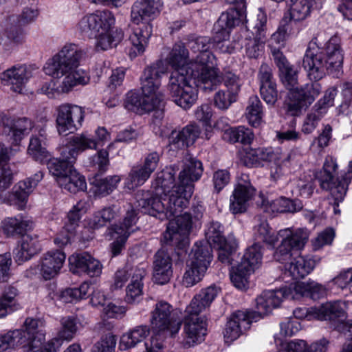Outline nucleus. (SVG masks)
<instances>
[{
    "label": "nucleus",
    "mask_w": 352,
    "mask_h": 352,
    "mask_svg": "<svg viewBox=\"0 0 352 352\" xmlns=\"http://www.w3.org/2000/svg\"><path fill=\"white\" fill-rule=\"evenodd\" d=\"M174 69L169 78L168 89L173 101L184 109H189L197 99V89L189 79L191 72V58L183 43H175L166 58Z\"/></svg>",
    "instance_id": "nucleus-1"
},
{
    "label": "nucleus",
    "mask_w": 352,
    "mask_h": 352,
    "mask_svg": "<svg viewBox=\"0 0 352 352\" xmlns=\"http://www.w3.org/2000/svg\"><path fill=\"white\" fill-rule=\"evenodd\" d=\"M85 55V52L78 45L66 44L45 64L44 70L46 74L58 78L65 76L60 85L62 92L67 93L75 86L85 85L89 82L88 72L78 67Z\"/></svg>",
    "instance_id": "nucleus-2"
},
{
    "label": "nucleus",
    "mask_w": 352,
    "mask_h": 352,
    "mask_svg": "<svg viewBox=\"0 0 352 352\" xmlns=\"http://www.w3.org/2000/svg\"><path fill=\"white\" fill-rule=\"evenodd\" d=\"M344 54L340 38L336 35L331 37L319 52L308 49L303 57L302 66L307 76L316 82L327 73L338 76L343 64Z\"/></svg>",
    "instance_id": "nucleus-3"
},
{
    "label": "nucleus",
    "mask_w": 352,
    "mask_h": 352,
    "mask_svg": "<svg viewBox=\"0 0 352 352\" xmlns=\"http://www.w3.org/2000/svg\"><path fill=\"white\" fill-rule=\"evenodd\" d=\"M255 237L258 241H263L272 247L277 243L278 237L282 238L274 256L277 261L283 263L290 259L294 252L303 248L308 241L309 232L305 229H298L295 232L285 229L275 235L272 232L269 224L263 221L256 228Z\"/></svg>",
    "instance_id": "nucleus-4"
},
{
    "label": "nucleus",
    "mask_w": 352,
    "mask_h": 352,
    "mask_svg": "<svg viewBox=\"0 0 352 352\" xmlns=\"http://www.w3.org/2000/svg\"><path fill=\"white\" fill-rule=\"evenodd\" d=\"M149 322L152 332L158 335L167 333L173 338L180 330L182 318L170 303L158 300L150 312Z\"/></svg>",
    "instance_id": "nucleus-5"
},
{
    "label": "nucleus",
    "mask_w": 352,
    "mask_h": 352,
    "mask_svg": "<svg viewBox=\"0 0 352 352\" xmlns=\"http://www.w3.org/2000/svg\"><path fill=\"white\" fill-rule=\"evenodd\" d=\"M246 14L240 12L236 9H228L223 12L217 21L214 23L213 30L214 32V41L218 44L219 48L223 53H232L234 47L229 43L230 31L235 26L245 21Z\"/></svg>",
    "instance_id": "nucleus-6"
},
{
    "label": "nucleus",
    "mask_w": 352,
    "mask_h": 352,
    "mask_svg": "<svg viewBox=\"0 0 352 352\" xmlns=\"http://www.w3.org/2000/svg\"><path fill=\"white\" fill-rule=\"evenodd\" d=\"M320 91V85L316 82L288 90L284 100L287 114L294 117L300 116L303 110L312 104Z\"/></svg>",
    "instance_id": "nucleus-7"
},
{
    "label": "nucleus",
    "mask_w": 352,
    "mask_h": 352,
    "mask_svg": "<svg viewBox=\"0 0 352 352\" xmlns=\"http://www.w3.org/2000/svg\"><path fill=\"white\" fill-rule=\"evenodd\" d=\"M56 111V126L59 135L67 136L82 126L85 111L81 107L65 103L58 106Z\"/></svg>",
    "instance_id": "nucleus-8"
},
{
    "label": "nucleus",
    "mask_w": 352,
    "mask_h": 352,
    "mask_svg": "<svg viewBox=\"0 0 352 352\" xmlns=\"http://www.w3.org/2000/svg\"><path fill=\"white\" fill-rule=\"evenodd\" d=\"M336 168V160L331 157H327L322 170L317 173L316 179L322 189L330 191L331 197L336 199V204L338 205V202L343 201L346 195L348 182L346 179L342 181L335 180Z\"/></svg>",
    "instance_id": "nucleus-9"
},
{
    "label": "nucleus",
    "mask_w": 352,
    "mask_h": 352,
    "mask_svg": "<svg viewBox=\"0 0 352 352\" xmlns=\"http://www.w3.org/2000/svg\"><path fill=\"white\" fill-rule=\"evenodd\" d=\"M283 298H295L290 286L263 292L256 299V311L249 310V314L254 322H256L264 316H266L274 308L278 307Z\"/></svg>",
    "instance_id": "nucleus-10"
},
{
    "label": "nucleus",
    "mask_w": 352,
    "mask_h": 352,
    "mask_svg": "<svg viewBox=\"0 0 352 352\" xmlns=\"http://www.w3.org/2000/svg\"><path fill=\"white\" fill-rule=\"evenodd\" d=\"M175 219L168 224L164 234V243L171 247L182 249L186 245L187 235L192 227V218L188 212L172 215Z\"/></svg>",
    "instance_id": "nucleus-11"
},
{
    "label": "nucleus",
    "mask_w": 352,
    "mask_h": 352,
    "mask_svg": "<svg viewBox=\"0 0 352 352\" xmlns=\"http://www.w3.org/2000/svg\"><path fill=\"white\" fill-rule=\"evenodd\" d=\"M1 137L11 144H19L33 127L32 122L27 118H13L0 113Z\"/></svg>",
    "instance_id": "nucleus-12"
},
{
    "label": "nucleus",
    "mask_w": 352,
    "mask_h": 352,
    "mask_svg": "<svg viewBox=\"0 0 352 352\" xmlns=\"http://www.w3.org/2000/svg\"><path fill=\"white\" fill-rule=\"evenodd\" d=\"M138 207L142 212L159 218L161 220L168 219L164 194L155 189L154 191L139 190L135 194Z\"/></svg>",
    "instance_id": "nucleus-13"
},
{
    "label": "nucleus",
    "mask_w": 352,
    "mask_h": 352,
    "mask_svg": "<svg viewBox=\"0 0 352 352\" xmlns=\"http://www.w3.org/2000/svg\"><path fill=\"white\" fill-rule=\"evenodd\" d=\"M210 63H197L196 66H191L188 78L192 87L201 86L205 90L212 91L221 84L222 79L219 69L210 66Z\"/></svg>",
    "instance_id": "nucleus-14"
},
{
    "label": "nucleus",
    "mask_w": 352,
    "mask_h": 352,
    "mask_svg": "<svg viewBox=\"0 0 352 352\" xmlns=\"http://www.w3.org/2000/svg\"><path fill=\"white\" fill-rule=\"evenodd\" d=\"M166 68L162 61H157L146 67L140 78L142 94L149 98H158L164 102V96L158 90L161 85V76Z\"/></svg>",
    "instance_id": "nucleus-15"
},
{
    "label": "nucleus",
    "mask_w": 352,
    "mask_h": 352,
    "mask_svg": "<svg viewBox=\"0 0 352 352\" xmlns=\"http://www.w3.org/2000/svg\"><path fill=\"white\" fill-rule=\"evenodd\" d=\"M256 194L255 188L251 184L249 176L242 174L230 197V210L233 214L246 211L248 203Z\"/></svg>",
    "instance_id": "nucleus-16"
},
{
    "label": "nucleus",
    "mask_w": 352,
    "mask_h": 352,
    "mask_svg": "<svg viewBox=\"0 0 352 352\" xmlns=\"http://www.w3.org/2000/svg\"><path fill=\"white\" fill-rule=\"evenodd\" d=\"M114 23L115 18L112 12L103 10L83 16L78 23V28L83 36L93 38L98 35L102 28H111Z\"/></svg>",
    "instance_id": "nucleus-17"
},
{
    "label": "nucleus",
    "mask_w": 352,
    "mask_h": 352,
    "mask_svg": "<svg viewBox=\"0 0 352 352\" xmlns=\"http://www.w3.org/2000/svg\"><path fill=\"white\" fill-rule=\"evenodd\" d=\"M193 191L190 186L184 187L179 184L173 186V189L167 193H164V202L166 206V214L168 219L172 215L180 214L189 204Z\"/></svg>",
    "instance_id": "nucleus-18"
},
{
    "label": "nucleus",
    "mask_w": 352,
    "mask_h": 352,
    "mask_svg": "<svg viewBox=\"0 0 352 352\" xmlns=\"http://www.w3.org/2000/svg\"><path fill=\"white\" fill-rule=\"evenodd\" d=\"M164 106V102L160 98H149L146 96H141L139 93L131 91L127 93L124 100V107L126 109L136 113L142 114L152 111L162 113V109Z\"/></svg>",
    "instance_id": "nucleus-19"
},
{
    "label": "nucleus",
    "mask_w": 352,
    "mask_h": 352,
    "mask_svg": "<svg viewBox=\"0 0 352 352\" xmlns=\"http://www.w3.org/2000/svg\"><path fill=\"white\" fill-rule=\"evenodd\" d=\"M168 245L164 243L162 248L155 254L153 262V278L160 285L168 283L173 275L170 254L175 249L168 250L166 248Z\"/></svg>",
    "instance_id": "nucleus-20"
},
{
    "label": "nucleus",
    "mask_w": 352,
    "mask_h": 352,
    "mask_svg": "<svg viewBox=\"0 0 352 352\" xmlns=\"http://www.w3.org/2000/svg\"><path fill=\"white\" fill-rule=\"evenodd\" d=\"M70 270L74 274H86L91 277L98 276L102 265L88 252L73 254L69 257Z\"/></svg>",
    "instance_id": "nucleus-21"
},
{
    "label": "nucleus",
    "mask_w": 352,
    "mask_h": 352,
    "mask_svg": "<svg viewBox=\"0 0 352 352\" xmlns=\"http://www.w3.org/2000/svg\"><path fill=\"white\" fill-rule=\"evenodd\" d=\"M260 94L270 106L274 107L278 98L277 85L272 74V69L267 64H262L258 73Z\"/></svg>",
    "instance_id": "nucleus-22"
},
{
    "label": "nucleus",
    "mask_w": 352,
    "mask_h": 352,
    "mask_svg": "<svg viewBox=\"0 0 352 352\" xmlns=\"http://www.w3.org/2000/svg\"><path fill=\"white\" fill-rule=\"evenodd\" d=\"M33 67L30 65L18 64L8 69L2 74V79L14 92L21 93L25 84L32 77Z\"/></svg>",
    "instance_id": "nucleus-23"
},
{
    "label": "nucleus",
    "mask_w": 352,
    "mask_h": 352,
    "mask_svg": "<svg viewBox=\"0 0 352 352\" xmlns=\"http://www.w3.org/2000/svg\"><path fill=\"white\" fill-rule=\"evenodd\" d=\"M254 319L249 314V310H239L231 316L228 321L225 331L224 337L230 341L237 339L243 331L249 329Z\"/></svg>",
    "instance_id": "nucleus-24"
},
{
    "label": "nucleus",
    "mask_w": 352,
    "mask_h": 352,
    "mask_svg": "<svg viewBox=\"0 0 352 352\" xmlns=\"http://www.w3.org/2000/svg\"><path fill=\"white\" fill-rule=\"evenodd\" d=\"M267 18L263 14L258 15L256 23L254 24L252 34L255 37L248 40L245 45V54L250 58H258L262 55L264 49L265 38Z\"/></svg>",
    "instance_id": "nucleus-25"
},
{
    "label": "nucleus",
    "mask_w": 352,
    "mask_h": 352,
    "mask_svg": "<svg viewBox=\"0 0 352 352\" xmlns=\"http://www.w3.org/2000/svg\"><path fill=\"white\" fill-rule=\"evenodd\" d=\"M272 56L279 69L280 81L287 90L298 87V71L291 65L283 54L278 49L272 50Z\"/></svg>",
    "instance_id": "nucleus-26"
},
{
    "label": "nucleus",
    "mask_w": 352,
    "mask_h": 352,
    "mask_svg": "<svg viewBox=\"0 0 352 352\" xmlns=\"http://www.w3.org/2000/svg\"><path fill=\"white\" fill-rule=\"evenodd\" d=\"M97 141L90 135L82 133L70 137L63 146V157L69 158L70 162H76L79 152L87 149H96Z\"/></svg>",
    "instance_id": "nucleus-27"
},
{
    "label": "nucleus",
    "mask_w": 352,
    "mask_h": 352,
    "mask_svg": "<svg viewBox=\"0 0 352 352\" xmlns=\"http://www.w3.org/2000/svg\"><path fill=\"white\" fill-rule=\"evenodd\" d=\"M152 25L150 23H143L138 27L133 28L132 33L129 37V41L131 45L129 50V56L131 58L144 53L148 39L152 35Z\"/></svg>",
    "instance_id": "nucleus-28"
},
{
    "label": "nucleus",
    "mask_w": 352,
    "mask_h": 352,
    "mask_svg": "<svg viewBox=\"0 0 352 352\" xmlns=\"http://www.w3.org/2000/svg\"><path fill=\"white\" fill-rule=\"evenodd\" d=\"M203 170L202 163L199 160L186 155L184 159L183 168L178 175L177 184L184 187L189 186L194 190V183L201 178Z\"/></svg>",
    "instance_id": "nucleus-29"
},
{
    "label": "nucleus",
    "mask_w": 352,
    "mask_h": 352,
    "mask_svg": "<svg viewBox=\"0 0 352 352\" xmlns=\"http://www.w3.org/2000/svg\"><path fill=\"white\" fill-rule=\"evenodd\" d=\"M66 255L61 250H50L43 254L40 262V273L45 280L58 274L65 261Z\"/></svg>",
    "instance_id": "nucleus-30"
},
{
    "label": "nucleus",
    "mask_w": 352,
    "mask_h": 352,
    "mask_svg": "<svg viewBox=\"0 0 352 352\" xmlns=\"http://www.w3.org/2000/svg\"><path fill=\"white\" fill-rule=\"evenodd\" d=\"M210 39L206 36H199L187 42L186 47L195 54L191 57L192 66H196L197 63H212L214 56L210 52Z\"/></svg>",
    "instance_id": "nucleus-31"
},
{
    "label": "nucleus",
    "mask_w": 352,
    "mask_h": 352,
    "mask_svg": "<svg viewBox=\"0 0 352 352\" xmlns=\"http://www.w3.org/2000/svg\"><path fill=\"white\" fill-rule=\"evenodd\" d=\"M43 173L41 170L36 172L33 177L19 182L13 188L12 199L19 209L25 206L29 195L33 191L38 183L42 179Z\"/></svg>",
    "instance_id": "nucleus-32"
},
{
    "label": "nucleus",
    "mask_w": 352,
    "mask_h": 352,
    "mask_svg": "<svg viewBox=\"0 0 352 352\" xmlns=\"http://www.w3.org/2000/svg\"><path fill=\"white\" fill-rule=\"evenodd\" d=\"M200 129L195 124H189L181 131H173L168 138L172 149H183L192 144L199 136Z\"/></svg>",
    "instance_id": "nucleus-33"
},
{
    "label": "nucleus",
    "mask_w": 352,
    "mask_h": 352,
    "mask_svg": "<svg viewBox=\"0 0 352 352\" xmlns=\"http://www.w3.org/2000/svg\"><path fill=\"white\" fill-rule=\"evenodd\" d=\"M41 322L36 319L27 318L25 321V329H19L25 334L26 340L23 346V352H38L42 344L43 333L39 329Z\"/></svg>",
    "instance_id": "nucleus-34"
},
{
    "label": "nucleus",
    "mask_w": 352,
    "mask_h": 352,
    "mask_svg": "<svg viewBox=\"0 0 352 352\" xmlns=\"http://www.w3.org/2000/svg\"><path fill=\"white\" fill-rule=\"evenodd\" d=\"M159 0H137L131 8V19L137 25L142 20L151 19L160 12Z\"/></svg>",
    "instance_id": "nucleus-35"
},
{
    "label": "nucleus",
    "mask_w": 352,
    "mask_h": 352,
    "mask_svg": "<svg viewBox=\"0 0 352 352\" xmlns=\"http://www.w3.org/2000/svg\"><path fill=\"white\" fill-rule=\"evenodd\" d=\"M220 291L221 289L215 285L201 289L199 294L194 296L190 304L186 307V313L199 314L202 311L210 307Z\"/></svg>",
    "instance_id": "nucleus-36"
},
{
    "label": "nucleus",
    "mask_w": 352,
    "mask_h": 352,
    "mask_svg": "<svg viewBox=\"0 0 352 352\" xmlns=\"http://www.w3.org/2000/svg\"><path fill=\"white\" fill-rule=\"evenodd\" d=\"M40 249L41 246L36 236L23 235L20 243L15 250L14 259L19 264H21L36 254Z\"/></svg>",
    "instance_id": "nucleus-37"
},
{
    "label": "nucleus",
    "mask_w": 352,
    "mask_h": 352,
    "mask_svg": "<svg viewBox=\"0 0 352 352\" xmlns=\"http://www.w3.org/2000/svg\"><path fill=\"white\" fill-rule=\"evenodd\" d=\"M184 330L192 342H201L206 335V322L199 314L186 313Z\"/></svg>",
    "instance_id": "nucleus-38"
},
{
    "label": "nucleus",
    "mask_w": 352,
    "mask_h": 352,
    "mask_svg": "<svg viewBox=\"0 0 352 352\" xmlns=\"http://www.w3.org/2000/svg\"><path fill=\"white\" fill-rule=\"evenodd\" d=\"M342 305V302L340 301L328 302L319 307L312 308L311 311L314 314V318L318 320H338L340 322L344 318V311Z\"/></svg>",
    "instance_id": "nucleus-39"
},
{
    "label": "nucleus",
    "mask_w": 352,
    "mask_h": 352,
    "mask_svg": "<svg viewBox=\"0 0 352 352\" xmlns=\"http://www.w3.org/2000/svg\"><path fill=\"white\" fill-rule=\"evenodd\" d=\"M223 123V119H219L216 126L218 129H221V124ZM223 130L222 138L224 140L230 143L239 142L244 145L250 144L254 138V134L251 129L240 126L235 128L228 127Z\"/></svg>",
    "instance_id": "nucleus-40"
},
{
    "label": "nucleus",
    "mask_w": 352,
    "mask_h": 352,
    "mask_svg": "<svg viewBox=\"0 0 352 352\" xmlns=\"http://www.w3.org/2000/svg\"><path fill=\"white\" fill-rule=\"evenodd\" d=\"M292 153H287L283 156L279 155L278 151L276 152L272 148H258L256 149H251L246 153L245 157L249 159L250 162L245 161L247 166L253 165L258 163L259 161H277L289 162L291 159Z\"/></svg>",
    "instance_id": "nucleus-41"
},
{
    "label": "nucleus",
    "mask_w": 352,
    "mask_h": 352,
    "mask_svg": "<svg viewBox=\"0 0 352 352\" xmlns=\"http://www.w3.org/2000/svg\"><path fill=\"white\" fill-rule=\"evenodd\" d=\"M292 293L296 298L309 297L314 300H318L326 295V288L321 284L312 282H298L290 285Z\"/></svg>",
    "instance_id": "nucleus-42"
},
{
    "label": "nucleus",
    "mask_w": 352,
    "mask_h": 352,
    "mask_svg": "<svg viewBox=\"0 0 352 352\" xmlns=\"http://www.w3.org/2000/svg\"><path fill=\"white\" fill-rule=\"evenodd\" d=\"M315 265L316 262L311 258L299 255L290 261L286 270L293 279H300L308 275Z\"/></svg>",
    "instance_id": "nucleus-43"
},
{
    "label": "nucleus",
    "mask_w": 352,
    "mask_h": 352,
    "mask_svg": "<svg viewBox=\"0 0 352 352\" xmlns=\"http://www.w3.org/2000/svg\"><path fill=\"white\" fill-rule=\"evenodd\" d=\"M213 258L212 247L203 241L196 242L189 254L188 261L207 270Z\"/></svg>",
    "instance_id": "nucleus-44"
},
{
    "label": "nucleus",
    "mask_w": 352,
    "mask_h": 352,
    "mask_svg": "<svg viewBox=\"0 0 352 352\" xmlns=\"http://www.w3.org/2000/svg\"><path fill=\"white\" fill-rule=\"evenodd\" d=\"M112 26L102 28L98 35L94 38L96 39V46L98 50H107L116 47L124 38V33L121 29L113 30Z\"/></svg>",
    "instance_id": "nucleus-45"
},
{
    "label": "nucleus",
    "mask_w": 352,
    "mask_h": 352,
    "mask_svg": "<svg viewBox=\"0 0 352 352\" xmlns=\"http://www.w3.org/2000/svg\"><path fill=\"white\" fill-rule=\"evenodd\" d=\"M133 276L131 282L126 289L125 301L128 303H133L139 300L142 294V279L146 275V271L143 268H135L131 271Z\"/></svg>",
    "instance_id": "nucleus-46"
},
{
    "label": "nucleus",
    "mask_w": 352,
    "mask_h": 352,
    "mask_svg": "<svg viewBox=\"0 0 352 352\" xmlns=\"http://www.w3.org/2000/svg\"><path fill=\"white\" fill-rule=\"evenodd\" d=\"M151 327L140 325L124 333L120 340L119 347L121 350H127L134 347L136 344L143 341L150 333Z\"/></svg>",
    "instance_id": "nucleus-47"
},
{
    "label": "nucleus",
    "mask_w": 352,
    "mask_h": 352,
    "mask_svg": "<svg viewBox=\"0 0 352 352\" xmlns=\"http://www.w3.org/2000/svg\"><path fill=\"white\" fill-rule=\"evenodd\" d=\"M18 289L13 286L5 288L0 296V318L20 308L18 302Z\"/></svg>",
    "instance_id": "nucleus-48"
},
{
    "label": "nucleus",
    "mask_w": 352,
    "mask_h": 352,
    "mask_svg": "<svg viewBox=\"0 0 352 352\" xmlns=\"http://www.w3.org/2000/svg\"><path fill=\"white\" fill-rule=\"evenodd\" d=\"M58 184L60 188L72 193L85 191L87 189V183L85 177L80 175L74 168L65 176H62L58 179Z\"/></svg>",
    "instance_id": "nucleus-49"
},
{
    "label": "nucleus",
    "mask_w": 352,
    "mask_h": 352,
    "mask_svg": "<svg viewBox=\"0 0 352 352\" xmlns=\"http://www.w3.org/2000/svg\"><path fill=\"white\" fill-rule=\"evenodd\" d=\"M178 170L177 166L173 165L166 166L158 173L155 180V189L160 190L163 194L170 192L169 189L170 188L173 189V186L177 183L175 181V175Z\"/></svg>",
    "instance_id": "nucleus-50"
},
{
    "label": "nucleus",
    "mask_w": 352,
    "mask_h": 352,
    "mask_svg": "<svg viewBox=\"0 0 352 352\" xmlns=\"http://www.w3.org/2000/svg\"><path fill=\"white\" fill-rule=\"evenodd\" d=\"M262 256L261 246L258 242L255 243L246 249L239 265L245 267L247 270H250L252 273L260 267Z\"/></svg>",
    "instance_id": "nucleus-51"
},
{
    "label": "nucleus",
    "mask_w": 352,
    "mask_h": 352,
    "mask_svg": "<svg viewBox=\"0 0 352 352\" xmlns=\"http://www.w3.org/2000/svg\"><path fill=\"white\" fill-rule=\"evenodd\" d=\"M59 158L50 159L47 162L49 171L57 177V179L62 176H65L74 168L75 162H70L69 158L63 157V146L60 148Z\"/></svg>",
    "instance_id": "nucleus-52"
},
{
    "label": "nucleus",
    "mask_w": 352,
    "mask_h": 352,
    "mask_svg": "<svg viewBox=\"0 0 352 352\" xmlns=\"http://www.w3.org/2000/svg\"><path fill=\"white\" fill-rule=\"evenodd\" d=\"M138 212L131 204H128V208L124 217L123 221L114 226L115 234H126L129 236L136 230L135 224L138 221Z\"/></svg>",
    "instance_id": "nucleus-53"
},
{
    "label": "nucleus",
    "mask_w": 352,
    "mask_h": 352,
    "mask_svg": "<svg viewBox=\"0 0 352 352\" xmlns=\"http://www.w3.org/2000/svg\"><path fill=\"white\" fill-rule=\"evenodd\" d=\"M263 116V106L261 100L256 96L250 97L246 108V117L249 123L254 127H258L262 122Z\"/></svg>",
    "instance_id": "nucleus-54"
},
{
    "label": "nucleus",
    "mask_w": 352,
    "mask_h": 352,
    "mask_svg": "<svg viewBox=\"0 0 352 352\" xmlns=\"http://www.w3.org/2000/svg\"><path fill=\"white\" fill-rule=\"evenodd\" d=\"M25 340V334L20 330L10 331L0 335V352L22 346Z\"/></svg>",
    "instance_id": "nucleus-55"
},
{
    "label": "nucleus",
    "mask_w": 352,
    "mask_h": 352,
    "mask_svg": "<svg viewBox=\"0 0 352 352\" xmlns=\"http://www.w3.org/2000/svg\"><path fill=\"white\" fill-rule=\"evenodd\" d=\"M33 222L21 216L14 218H8L4 225L5 231L11 235L23 234L27 230H31Z\"/></svg>",
    "instance_id": "nucleus-56"
},
{
    "label": "nucleus",
    "mask_w": 352,
    "mask_h": 352,
    "mask_svg": "<svg viewBox=\"0 0 352 352\" xmlns=\"http://www.w3.org/2000/svg\"><path fill=\"white\" fill-rule=\"evenodd\" d=\"M291 3L290 17L294 21L305 19L310 14L312 0H294Z\"/></svg>",
    "instance_id": "nucleus-57"
},
{
    "label": "nucleus",
    "mask_w": 352,
    "mask_h": 352,
    "mask_svg": "<svg viewBox=\"0 0 352 352\" xmlns=\"http://www.w3.org/2000/svg\"><path fill=\"white\" fill-rule=\"evenodd\" d=\"M120 212V208L116 205L104 208L102 210L97 212L92 220L93 227L98 229L106 226L112 220L118 217Z\"/></svg>",
    "instance_id": "nucleus-58"
},
{
    "label": "nucleus",
    "mask_w": 352,
    "mask_h": 352,
    "mask_svg": "<svg viewBox=\"0 0 352 352\" xmlns=\"http://www.w3.org/2000/svg\"><path fill=\"white\" fill-rule=\"evenodd\" d=\"M207 270L187 261L186 272L183 276L182 283L186 287H192L198 283L204 277Z\"/></svg>",
    "instance_id": "nucleus-59"
},
{
    "label": "nucleus",
    "mask_w": 352,
    "mask_h": 352,
    "mask_svg": "<svg viewBox=\"0 0 352 352\" xmlns=\"http://www.w3.org/2000/svg\"><path fill=\"white\" fill-rule=\"evenodd\" d=\"M273 211L277 212H296L300 210L303 205L301 201L298 199H291L284 197H280L271 204Z\"/></svg>",
    "instance_id": "nucleus-60"
},
{
    "label": "nucleus",
    "mask_w": 352,
    "mask_h": 352,
    "mask_svg": "<svg viewBox=\"0 0 352 352\" xmlns=\"http://www.w3.org/2000/svg\"><path fill=\"white\" fill-rule=\"evenodd\" d=\"M87 203L83 201H78L67 214V221L64 228L70 234H72L78 226L79 220L82 213L85 212Z\"/></svg>",
    "instance_id": "nucleus-61"
},
{
    "label": "nucleus",
    "mask_w": 352,
    "mask_h": 352,
    "mask_svg": "<svg viewBox=\"0 0 352 352\" xmlns=\"http://www.w3.org/2000/svg\"><path fill=\"white\" fill-rule=\"evenodd\" d=\"M325 113V107L318 108L314 106L313 110L305 118L302 131L305 134L311 133L316 129L319 122Z\"/></svg>",
    "instance_id": "nucleus-62"
},
{
    "label": "nucleus",
    "mask_w": 352,
    "mask_h": 352,
    "mask_svg": "<svg viewBox=\"0 0 352 352\" xmlns=\"http://www.w3.org/2000/svg\"><path fill=\"white\" fill-rule=\"evenodd\" d=\"M44 142L37 135H32L30 140L28 148V153L36 160L40 162L47 161L49 154L43 146Z\"/></svg>",
    "instance_id": "nucleus-63"
},
{
    "label": "nucleus",
    "mask_w": 352,
    "mask_h": 352,
    "mask_svg": "<svg viewBox=\"0 0 352 352\" xmlns=\"http://www.w3.org/2000/svg\"><path fill=\"white\" fill-rule=\"evenodd\" d=\"M206 236L207 241L210 247L217 245H222L227 241L223 234V227L218 221H212L210 223L206 232Z\"/></svg>",
    "instance_id": "nucleus-64"
}]
</instances>
